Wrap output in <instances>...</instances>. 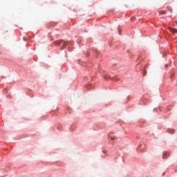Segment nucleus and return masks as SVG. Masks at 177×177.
<instances>
[{
    "label": "nucleus",
    "mask_w": 177,
    "mask_h": 177,
    "mask_svg": "<svg viewBox=\"0 0 177 177\" xmlns=\"http://www.w3.org/2000/svg\"><path fill=\"white\" fill-rule=\"evenodd\" d=\"M169 31L173 32V34H177V29L174 28H169Z\"/></svg>",
    "instance_id": "obj_1"
},
{
    "label": "nucleus",
    "mask_w": 177,
    "mask_h": 177,
    "mask_svg": "<svg viewBox=\"0 0 177 177\" xmlns=\"http://www.w3.org/2000/svg\"><path fill=\"white\" fill-rule=\"evenodd\" d=\"M146 74H147V71H144V72H143L142 75H146Z\"/></svg>",
    "instance_id": "obj_7"
},
{
    "label": "nucleus",
    "mask_w": 177,
    "mask_h": 177,
    "mask_svg": "<svg viewBox=\"0 0 177 177\" xmlns=\"http://www.w3.org/2000/svg\"><path fill=\"white\" fill-rule=\"evenodd\" d=\"M68 43L67 41H63V48H66V46H67V44Z\"/></svg>",
    "instance_id": "obj_5"
},
{
    "label": "nucleus",
    "mask_w": 177,
    "mask_h": 177,
    "mask_svg": "<svg viewBox=\"0 0 177 177\" xmlns=\"http://www.w3.org/2000/svg\"><path fill=\"white\" fill-rule=\"evenodd\" d=\"M63 42V40H57L54 42L55 45H60Z\"/></svg>",
    "instance_id": "obj_2"
},
{
    "label": "nucleus",
    "mask_w": 177,
    "mask_h": 177,
    "mask_svg": "<svg viewBox=\"0 0 177 177\" xmlns=\"http://www.w3.org/2000/svg\"><path fill=\"white\" fill-rule=\"evenodd\" d=\"M138 149H140V151H143V150L145 149V148H142V144H140V145L138 146Z\"/></svg>",
    "instance_id": "obj_6"
},
{
    "label": "nucleus",
    "mask_w": 177,
    "mask_h": 177,
    "mask_svg": "<svg viewBox=\"0 0 177 177\" xmlns=\"http://www.w3.org/2000/svg\"><path fill=\"white\" fill-rule=\"evenodd\" d=\"M162 13L164 14V13H165V12L163 11V12H162Z\"/></svg>",
    "instance_id": "obj_9"
},
{
    "label": "nucleus",
    "mask_w": 177,
    "mask_h": 177,
    "mask_svg": "<svg viewBox=\"0 0 177 177\" xmlns=\"http://www.w3.org/2000/svg\"><path fill=\"white\" fill-rule=\"evenodd\" d=\"M91 88H92V86L91 85H89L88 87H87V89H91Z\"/></svg>",
    "instance_id": "obj_8"
},
{
    "label": "nucleus",
    "mask_w": 177,
    "mask_h": 177,
    "mask_svg": "<svg viewBox=\"0 0 177 177\" xmlns=\"http://www.w3.org/2000/svg\"><path fill=\"white\" fill-rule=\"evenodd\" d=\"M108 138L109 139H111V140H115V136H114L109 135Z\"/></svg>",
    "instance_id": "obj_3"
},
{
    "label": "nucleus",
    "mask_w": 177,
    "mask_h": 177,
    "mask_svg": "<svg viewBox=\"0 0 177 177\" xmlns=\"http://www.w3.org/2000/svg\"><path fill=\"white\" fill-rule=\"evenodd\" d=\"M169 154V153L168 152H164L163 155H162L163 158H167V157H168Z\"/></svg>",
    "instance_id": "obj_4"
}]
</instances>
